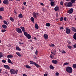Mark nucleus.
I'll use <instances>...</instances> for the list:
<instances>
[{"label": "nucleus", "instance_id": "obj_29", "mask_svg": "<svg viewBox=\"0 0 76 76\" xmlns=\"http://www.w3.org/2000/svg\"><path fill=\"white\" fill-rule=\"evenodd\" d=\"M67 47L69 50H71L73 48V47L72 46H67Z\"/></svg>", "mask_w": 76, "mask_h": 76}, {"label": "nucleus", "instance_id": "obj_3", "mask_svg": "<svg viewBox=\"0 0 76 76\" xmlns=\"http://www.w3.org/2000/svg\"><path fill=\"white\" fill-rule=\"evenodd\" d=\"M30 64H33L36 67H37V68H38V67H40V66L38 65V64H37L36 63H35V62H34L32 61H30Z\"/></svg>", "mask_w": 76, "mask_h": 76}, {"label": "nucleus", "instance_id": "obj_6", "mask_svg": "<svg viewBox=\"0 0 76 76\" xmlns=\"http://www.w3.org/2000/svg\"><path fill=\"white\" fill-rule=\"evenodd\" d=\"M37 15H38V13L37 12L35 13V12H34L32 13V15L34 19H37Z\"/></svg>", "mask_w": 76, "mask_h": 76}, {"label": "nucleus", "instance_id": "obj_46", "mask_svg": "<svg viewBox=\"0 0 76 76\" xmlns=\"http://www.w3.org/2000/svg\"><path fill=\"white\" fill-rule=\"evenodd\" d=\"M54 46H55V45L54 44H52L50 45V47H54Z\"/></svg>", "mask_w": 76, "mask_h": 76}, {"label": "nucleus", "instance_id": "obj_41", "mask_svg": "<svg viewBox=\"0 0 76 76\" xmlns=\"http://www.w3.org/2000/svg\"><path fill=\"white\" fill-rule=\"evenodd\" d=\"M71 1L72 3H75V0H71Z\"/></svg>", "mask_w": 76, "mask_h": 76}, {"label": "nucleus", "instance_id": "obj_7", "mask_svg": "<svg viewBox=\"0 0 76 76\" xmlns=\"http://www.w3.org/2000/svg\"><path fill=\"white\" fill-rule=\"evenodd\" d=\"M65 30L66 31V33L67 34H70L71 30L70 28L66 27L65 29Z\"/></svg>", "mask_w": 76, "mask_h": 76}, {"label": "nucleus", "instance_id": "obj_19", "mask_svg": "<svg viewBox=\"0 0 76 76\" xmlns=\"http://www.w3.org/2000/svg\"><path fill=\"white\" fill-rule=\"evenodd\" d=\"M31 20L32 22L33 23H34L35 21H34V18L33 17H31Z\"/></svg>", "mask_w": 76, "mask_h": 76}, {"label": "nucleus", "instance_id": "obj_48", "mask_svg": "<svg viewBox=\"0 0 76 76\" xmlns=\"http://www.w3.org/2000/svg\"><path fill=\"white\" fill-rule=\"evenodd\" d=\"M35 54H36V56H37V55H38V50H36V52H35Z\"/></svg>", "mask_w": 76, "mask_h": 76}, {"label": "nucleus", "instance_id": "obj_61", "mask_svg": "<svg viewBox=\"0 0 76 76\" xmlns=\"http://www.w3.org/2000/svg\"><path fill=\"white\" fill-rule=\"evenodd\" d=\"M2 71V69L0 68V74L1 73V71Z\"/></svg>", "mask_w": 76, "mask_h": 76}, {"label": "nucleus", "instance_id": "obj_13", "mask_svg": "<svg viewBox=\"0 0 76 76\" xmlns=\"http://www.w3.org/2000/svg\"><path fill=\"white\" fill-rule=\"evenodd\" d=\"M73 10H69L67 12V13L69 14H72L73 13Z\"/></svg>", "mask_w": 76, "mask_h": 76}, {"label": "nucleus", "instance_id": "obj_51", "mask_svg": "<svg viewBox=\"0 0 76 76\" xmlns=\"http://www.w3.org/2000/svg\"><path fill=\"white\" fill-rule=\"evenodd\" d=\"M14 12L15 15H16V14L18 13H17V12L16 11V10H14Z\"/></svg>", "mask_w": 76, "mask_h": 76}, {"label": "nucleus", "instance_id": "obj_38", "mask_svg": "<svg viewBox=\"0 0 76 76\" xmlns=\"http://www.w3.org/2000/svg\"><path fill=\"white\" fill-rule=\"evenodd\" d=\"M62 54H65L66 53V51L64 50H62L61 52Z\"/></svg>", "mask_w": 76, "mask_h": 76}, {"label": "nucleus", "instance_id": "obj_2", "mask_svg": "<svg viewBox=\"0 0 76 76\" xmlns=\"http://www.w3.org/2000/svg\"><path fill=\"white\" fill-rule=\"evenodd\" d=\"M18 72V70H17L16 71L15 69H10V73L12 75H15L17 74Z\"/></svg>", "mask_w": 76, "mask_h": 76}, {"label": "nucleus", "instance_id": "obj_11", "mask_svg": "<svg viewBox=\"0 0 76 76\" xmlns=\"http://www.w3.org/2000/svg\"><path fill=\"white\" fill-rule=\"evenodd\" d=\"M43 37H44L45 39H47L48 38V36L47 34H45L43 35Z\"/></svg>", "mask_w": 76, "mask_h": 76}, {"label": "nucleus", "instance_id": "obj_49", "mask_svg": "<svg viewBox=\"0 0 76 76\" xmlns=\"http://www.w3.org/2000/svg\"><path fill=\"white\" fill-rule=\"evenodd\" d=\"M64 21H66V20H67V18L66 17H65L64 19Z\"/></svg>", "mask_w": 76, "mask_h": 76}, {"label": "nucleus", "instance_id": "obj_27", "mask_svg": "<svg viewBox=\"0 0 76 76\" xmlns=\"http://www.w3.org/2000/svg\"><path fill=\"white\" fill-rule=\"evenodd\" d=\"M8 62L9 63H11V64H13V63L12 62V61H11V60L9 58L8 59Z\"/></svg>", "mask_w": 76, "mask_h": 76}, {"label": "nucleus", "instance_id": "obj_32", "mask_svg": "<svg viewBox=\"0 0 76 76\" xmlns=\"http://www.w3.org/2000/svg\"><path fill=\"white\" fill-rule=\"evenodd\" d=\"M59 7L58 6L54 8V10H59Z\"/></svg>", "mask_w": 76, "mask_h": 76}, {"label": "nucleus", "instance_id": "obj_15", "mask_svg": "<svg viewBox=\"0 0 76 76\" xmlns=\"http://www.w3.org/2000/svg\"><path fill=\"white\" fill-rule=\"evenodd\" d=\"M7 58H11L13 57V56L11 54L8 55L7 56Z\"/></svg>", "mask_w": 76, "mask_h": 76}, {"label": "nucleus", "instance_id": "obj_10", "mask_svg": "<svg viewBox=\"0 0 76 76\" xmlns=\"http://www.w3.org/2000/svg\"><path fill=\"white\" fill-rule=\"evenodd\" d=\"M3 3L4 4H9V0H4L3 1Z\"/></svg>", "mask_w": 76, "mask_h": 76}, {"label": "nucleus", "instance_id": "obj_43", "mask_svg": "<svg viewBox=\"0 0 76 76\" xmlns=\"http://www.w3.org/2000/svg\"><path fill=\"white\" fill-rule=\"evenodd\" d=\"M51 53L53 55H56V53H55L54 52H51Z\"/></svg>", "mask_w": 76, "mask_h": 76}, {"label": "nucleus", "instance_id": "obj_1", "mask_svg": "<svg viewBox=\"0 0 76 76\" xmlns=\"http://www.w3.org/2000/svg\"><path fill=\"white\" fill-rule=\"evenodd\" d=\"M66 71L68 73H71L73 72V69L72 67L67 66L66 68Z\"/></svg>", "mask_w": 76, "mask_h": 76}, {"label": "nucleus", "instance_id": "obj_16", "mask_svg": "<svg viewBox=\"0 0 76 76\" xmlns=\"http://www.w3.org/2000/svg\"><path fill=\"white\" fill-rule=\"evenodd\" d=\"M16 53L17 55L19 57H21V56H22V55H21V54H20V53H19V52H16Z\"/></svg>", "mask_w": 76, "mask_h": 76}, {"label": "nucleus", "instance_id": "obj_58", "mask_svg": "<svg viewBox=\"0 0 76 76\" xmlns=\"http://www.w3.org/2000/svg\"><path fill=\"white\" fill-rule=\"evenodd\" d=\"M59 20H60V18H58V19H56V21Z\"/></svg>", "mask_w": 76, "mask_h": 76}, {"label": "nucleus", "instance_id": "obj_26", "mask_svg": "<svg viewBox=\"0 0 76 76\" xmlns=\"http://www.w3.org/2000/svg\"><path fill=\"white\" fill-rule=\"evenodd\" d=\"M25 67L27 69H31V67L30 66H29L28 65H26L25 66Z\"/></svg>", "mask_w": 76, "mask_h": 76}, {"label": "nucleus", "instance_id": "obj_45", "mask_svg": "<svg viewBox=\"0 0 76 76\" xmlns=\"http://www.w3.org/2000/svg\"><path fill=\"white\" fill-rule=\"evenodd\" d=\"M19 44H20V45H22V44H23V43L22 42H19Z\"/></svg>", "mask_w": 76, "mask_h": 76}, {"label": "nucleus", "instance_id": "obj_34", "mask_svg": "<svg viewBox=\"0 0 76 76\" xmlns=\"http://www.w3.org/2000/svg\"><path fill=\"white\" fill-rule=\"evenodd\" d=\"M2 62L3 63H6V61L4 59H3L2 60Z\"/></svg>", "mask_w": 76, "mask_h": 76}, {"label": "nucleus", "instance_id": "obj_24", "mask_svg": "<svg viewBox=\"0 0 76 76\" xmlns=\"http://www.w3.org/2000/svg\"><path fill=\"white\" fill-rule=\"evenodd\" d=\"M10 19L11 21H12V22H15V20L12 17H10Z\"/></svg>", "mask_w": 76, "mask_h": 76}, {"label": "nucleus", "instance_id": "obj_52", "mask_svg": "<svg viewBox=\"0 0 76 76\" xmlns=\"http://www.w3.org/2000/svg\"><path fill=\"white\" fill-rule=\"evenodd\" d=\"M58 75H59V73H58V72L56 73V76H58Z\"/></svg>", "mask_w": 76, "mask_h": 76}, {"label": "nucleus", "instance_id": "obj_4", "mask_svg": "<svg viewBox=\"0 0 76 76\" xmlns=\"http://www.w3.org/2000/svg\"><path fill=\"white\" fill-rule=\"evenodd\" d=\"M24 34L25 37H26V38H27L28 39H31V35L29 34H28L27 32H24Z\"/></svg>", "mask_w": 76, "mask_h": 76}, {"label": "nucleus", "instance_id": "obj_30", "mask_svg": "<svg viewBox=\"0 0 76 76\" xmlns=\"http://www.w3.org/2000/svg\"><path fill=\"white\" fill-rule=\"evenodd\" d=\"M71 44L72 43L70 42V41H68V43L67 46H70V45H71Z\"/></svg>", "mask_w": 76, "mask_h": 76}, {"label": "nucleus", "instance_id": "obj_60", "mask_svg": "<svg viewBox=\"0 0 76 76\" xmlns=\"http://www.w3.org/2000/svg\"><path fill=\"white\" fill-rule=\"evenodd\" d=\"M40 4L42 6H44V4H43V3H40Z\"/></svg>", "mask_w": 76, "mask_h": 76}, {"label": "nucleus", "instance_id": "obj_54", "mask_svg": "<svg viewBox=\"0 0 76 76\" xmlns=\"http://www.w3.org/2000/svg\"><path fill=\"white\" fill-rule=\"evenodd\" d=\"M64 29V28L63 27H60V29L61 30V29Z\"/></svg>", "mask_w": 76, "mask_h": 76}, {"label": "nucleus", "instance_id": "obj_62", "mask_svg": "<svg viewBox=\"0 0 76 76\" xmlns=\"http://www.w3.org/2000/svg\"><path fill=\"white\" fill-rule=\"evenodd\" d=\"M44 76H47V74H45Z\"/></svg>", "mask_w": 76, "mask_h": 76}, {"label": "nucleus", "instance_id": "obj_17", "mask_svg": "<svg viewBox=\"0 0 76 76\" xmlns=\"http://www.w3.org/2000/svg\"><path fill=\"white\" fill-rule=\"evenodd\" d=\"M72 31H73L74 32H76V28L75 27H72Z\"/></svg>", "mask_w": 76, "mask_h": 76}, {"label": "nucleus", "instance_id": "obj_12", "mask_svg": "<svg viewBox=\"0 0 76 76\" xmlns=\"http://www.w3.org/2000/svg\"><path fill=\"white\" fill-rule=\"evenodd\" d=\"M52 63L54 64H57V63H58L57 61L56 60H52Z\"/></svg>", "mask_w": 76, "mask_h": 76}, {"label": "nucleus", "instance_id": "obj_39", "mask_svg": "<svg viewBox=\"0 0 76 76\" xmlns=\"http://www.w3.org/2000/svg\"><path fill=\"white\" fill-rule=\"evenodd\" d=\"M1 57H3V55H2V53L0 52V58Z\"/></svg>", "mask_w": 76, "mask_h": 76}, {"label": "nucleus", "instance_id": "obj_44", "mask_svg": "<svg viewBox=\"0 0 76 76\" xmlns=\"http://www.w3.org/2000/svg\"><path fill=\"white\" fill-rule=\"evenodd\" d=\"M56 18H58V13H56Z\"/></svg>", "mask_w": 76, "mask_h": 76}, {"label": "nucleus", "instance_id": "obj_28", "mask_svg": "<svg viewBox=\"0 0 76 76\" xmlns=\"http://www.w3.org/2000/svg\"><path fill=\"white\" fill-rule=\"evenodd\" d=\"M73 38L75 40H76V33L74 34L73 35Z\"/></svg>", "mask_w": 76, "mask_h": 76}, {"label": "nucleus", "instance_id": "obj_40", "mask_svg": "<svg viewBox=\"0 0 76 76\" xmlns=\"http://www.w3.org/2000/svg\"><path fill=\"white\" fill-rule=\"evenodd\" d=\"M72 47L74 48H76V44H75L74 45H73Z\"/></svg>", "mask_w": 76, "mask_h": 76}, {"label": "nucleus", "instance_id": "obj_53", "mask_svg": "<svg viewBox=\"0 0 76 76\" xmlns=\"http://www.w3.org/2000/svg\"><path fill=\"white\" fill-rule=\"evenodd\" d=\"M0 10H4V7H1L0 8Z\"/></svg>", "mask_w": 76, "mask_h": 76}, {"label": "nucleus", "instance_id": "obj_55", "mask_svg": "<svg viewBox=\"0 0 76 76\" xmlns=\"http://www.w3.org/2000/svg\"><path fill=\"white\" fill-rule=\"evenodd\" d=\"M23 4L24 5H26V2H24L23 3Z\"/></svg>", "mask_w": 76, "mask_h": 76}, {"label": "nucleus", "instance_id": "obj_31", "mask_svg": "<svg viewBox=\"0 0 76 76\" xmlns=\"http://www.w3.org/2000/svg\"><path fill=\"white\" fill-rule=\"evenodd\" d=\"M64 20V18H63V17H61L60 19V21H63Z\"/></svg>", "mask_w": 76, "mask_h": 76}, {"label": "nucleus", "instance_id": "obj_18", "mask_svg": "<svg viewBox=\"0 0 76 76\" xmlns=\"http://www.w3.org/2000/svg\"><path fill=\"white\" fill-rule=\"evenodd\" d=\"M16 50L18 51H21V49L19 48V47H16Z\"/></svg>", "mask_w": 76, "mask_h": 76}, {"label": "nucleus", "instance_id": "obj_8", "mask_svg": "<svg viewBox=\"0 0 76 76\" xmlns=\"http://www.w3.org/2000/svg\"><path fill=\"white\" fill-rule=\"evenodd\" d=\"M16 30L18 33H19V34H22V30H21L20 28H17L16 29Z\"/></svg>", "mask_w": 76, "mask_h": 76}, {"label": "nucleus", "instance_id": "obj_50", "mask_svg": "<svg viewBox=\"0 0 76 76\" xmlns=\"http://www.w3.org/2000/svg\"><path fill=\"white\" fill-rule=\"evenodd\" d=\"M50 58H52V59L53 58V55L52 54L50 55Z\"/></svg>", "mask_w": 76, "mask_h": 76}, {"label": "nucleus", "instance_id": "obj_47", "mask_svg": "<svg viewBox=\"0 0 76 76\" xmlns=\"http://www.w3.org/2000/svg\"><path fill=\"white\" fill-rule=\"evenodd\" d=\"M61 5H63V2L62 1H61L60 2Z\"/></svg>", "mask_w": 76, "mask_h": 76}, {"label": "nucleus", "instance_id": "obj_9", "mask_svg": "<svg viewBox=\"0 0 76 76\" xmlns=\"http://www.w3.org/2000/svg\"><path fill=\"white\" fill-rule=\"evenodd\" d=\"M4 67L5 69H7V70H10V67L8 65H4Z\"/></svg>", "mask_w": 76, "mask_h": 76}, {"label": "nucleus", "instance_id": "obj_20", "mask_svg": "<svg viewBox=\"0 0 76 76\" xmlns=\"http://www.w3.org/2000/svg\"><path fill=\"white\" fill-rule=\"evenodd\" d=\"M2 27L4 29H6L7 28V26L5 24H3L2 25Z\"/></svg>", "mask_w": 76, "mask_h": 76}, {"label": "nucleus", "instance_id": "obj_23", "mask_svg": "<svg viewBox=\"0 0 76 76\" xmlns=\"http://www.w3.org/2000/svg\"><path fill=\"white\" fill-rule=\"evenodd\" d=\"M50 4L52 6H54L55 4H54V2L52 1L50 3Z\"/></svg>", "mask_w": 76, "mask_h": 76}, {"label": "nucleus", "instance_id": "obj_21", "mask_svg": "<svg viewBox=\"0 0 76 76\" xmlns=\"http://www.w3.org/2000/svg\"><path fill=\"white\" fill-rule=\"evenodd\" d=\"M19 18H20V19H22V18H23V15L22 14H20L18 15Z\"/></svg>", "mask_w": 76, "mask_h": 76}, {"label": "nucleus", "instance_id": "obj_64", "mask_svg": "<svg viewBox=\"0 0 76 76\" xmlns=\"http://www.w3.org/2000/svg\"><path fill=\"white\" fill-rule=\"evenodd\" d=\"M29 41H30V42H32V40H30Z\"/></svg>", "mask_w": 76, "mask_h": 76}, {"label": "nucleus", "instance_id": "obj_25", "mask_svg": "<svg viewBox=\"0 0 76 76\" xmlns=\"http://www.w3.org/2000/svg\"><path fill=\"white\" fill-rule=\"evenodd\" d=\"M49 67L50 69H51L52 70L54 69V67L52 65H50Z\"/></svg>", "mask_w": 76, "mask_h": 76}, {"label": "nucleus", "instance_id": "obj_14", "mask_svg": "<svg viewBox=\"0 0 76 76\" xmlns=\"http://www.w3.org/2000/svg\"><path fill=\"white\" fill-rule=\"evenodd\" d=\"M35 27L36 29H39V26H38V25L37 23H35Z\"/></svg>", "mask_w": 76, "mask_h": 76}, {"label": "nucleus", "instance_id": "obj_36", "mask_svg": "<svg viewBox=\"0 0 76 76\" xmlns=\"http://www.w3.org/2000/svg\"><path fill=\"white\" fill-rule=\"evenodd\" d=\"M73 67L74 69H76V64H74L73 65Z\"/></svg>", "mask_w": 76, "mask_h": 76}, {"label": "nucleus", "instance_id": "obj_35", "mask_svg": "<svg viewBox=\"0 0 76 76\" xmlns=\"http://www.w3.org/2000/svg\"><path fill=\"white\" fill-rule=\"evenodd\" d=\"M3 23L4 24H5V25H7L8 24H7V21L6 20H4L3 21Z\"/></svg>", "mask_w": 76, "mask_h": 76}, {"label": "nucleus", "instance_id": "obj_33", "mask_svg": "<svg viewBox=\"0 0 76 76\" xmlns=\"http://www.w3.org/2000/svg\"><path fill=\"white\" fill-rule=\"evenodd\" d=\"M46 26L48 27L50 26V23H46Z\"/></svg>", "mask_w": 76, "mask_h": 76}, {"label": "nucleus", "instance_id": "obj_22", "mask_svg": "<svg viewBox=\"0 0 76 76\" xmlns=\"http://www.w3.org/2000/svg\"><path fill=\"white\" fill-rule=\"evenodd\" d=\"M20 29H21L23 31V32H25V28L21 26L20 27Z\"/></svg>", "mask_w": 76, "mask_h": 76}, {"label": "nucleus", "instance_id": "obj_42", "mask_svg": "<svg viewBox=\"0 0 76 76\" xmlns=\"http://www.w3.org/2000/svg\"><path fill=\"white\" fill-rule=\"evenodd\" d=\"M2 32H6V30L5 29H2L1 30Z\"/></svg>", "mask_w": 76, "mask_h": 76}, {"label": "nucleus", "instance_id": "obj_59", "mask_svg": "<svg viewBox=\"0 0 76 76\" xmlns=\"http://www.w3.org/2000/svg\"><path fill=\"white\" fill-rule=\"evenodd\" d=\"M23 76H27V75L26 74H23Z\"/></svg>", "mask_w": 76, "mask_h": 76}, {"label": "nucleus", "instance_id": "obj_56", "mask_svg": "<svg viewBox=\"0 0 76 76\" xmlns=\"http://www.w3.org/2000/svg\"><path fill=\"white\" fill-rule=\"evenodd\" d=\"M3 19L2 16H1V15H0V19Z\"/></svg>", "mask_w": 76, "mask_h": 76}, {"label": "nucleus", "instance_id": "obj_5", "mask_svg": "<svg viewBox=\"0 0 76 76\" xmlns=\"http://www.w3.org/2000/svg\"><path fill=\"white\" fill-rule=\"evenodd\" d=\"M65 5L66 6H67V7H70L73 6V4H72L71 2L66 3Z\"/></svg>", "mask_w": 76, "mask_h": 76}, {"label": "nucleus", "instance_id": "obj_57", "mask_svg": "<svg viewBox=\"0 0 76 76\" xmlns=\"http://www.w3.org/2000/svg\"><path fill=\"white\" fill-rule=\"evenodd\" d=\"M59 51H60V52H61H61H62V50H61V49H59Z\"/></svg>", "mask_w": 76, "mask_h": 76}, {"label": "nucleus", "instance_id": "obj_63", "mask_svg": "<svg viewBox=\"0 0 76 76\" xmlns=\"http://www.w3.org/2000/svg\"><path fill=\"white\" fill-rule=\"evenodd\" d=\"M34 39H35V40H37V38L36 37H34Z\"/></svg>", "mask_w": 76, "mask_h": 76}, {"label": "nucleus", "instance_id": "obj_37", "mask_svg": "<svg viewBox=\"0 0 76 76\" xmlns=\"http://www.w3.org/2000/svg\"><path fill=\"white\" fill-rule=\"evenodd\" d=\"M68 64H69V62H66L65 63H64L63 64V65H64V66H66V65H68Z\"/></svg>", "mask_w": 76, "mask_h": 76}]
</instances>
